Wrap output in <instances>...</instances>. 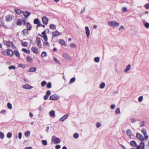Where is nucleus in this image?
<instances>
[{
  "instance_id": "nucleus-13",
  "label": "nucleus",
  "mask_w": 149,
  "mask_h": 149,
  "mask_svg": "<svg viewBox=\"0 0 149 149\" xmlns=\"http://www.w3.org/2000/svg\"><path fill=\"white\" fill-rule=\"evenodd\" d=\"M42 35L43 36H42L44 40L45 41H47L48 40V39L47 35L46 34V32L45 31H43L42 33Z\"/></svg>"
},
{
  "instance_id": "nucleus-18",
  "label": "nucleus",
  "mask_w": 149,
  "mask_h": 149,
  "mask_svg": "<svg viewBox=\"0 0 149 149\" xmlns=\"http://www.w3.org/2000/svg\"><path fill=\"white\" fill-rule=\"evenodd\" d=\"M131 65L130 64L128 65L126 67V68L124 70V72L125 73H127L130 70Z\"/></svg>"
},
{
  "instance_id": "nucleus-30",
  "label": "nucleus",
  "mask_w": 149,
  "mask_h": 149,
  "mask_svg": "<svg viewBox=\"0 0 149 149\" xmlns=\"http://www.w3.org/2000/svg\"><path fill=\"white\" fill-rule=\"evenodd\" d=\"M22 20L20 19H18L17 22V24L18 26H21L22 25Z\"/></svg>"
},
{
  "instance_id": "nucleus-24",
  "label": "nucleus",
  "mask_w": 149,
  "mask_h": 149,
  "mask_svg": "<svg viewBox=\"0 0 149 149\" xmlns=\"http://www.w3.org/2000/svg\"><path fill=\"white\" fill-rule=\"evenodd\" d=\"M3 18L1 17L0 18V24L1 26H3L4 27L6 28V26L4 25V24L3 21Z\"/></svg>"
},
{
  "instance_id": "nucleus-23",
  "label": "nucleus",
  "mask_w": 149,
  "mask_h": 149,
  "mask_svg": "<svg viewBox=\"0 0 149 149\" xmlns=\"http://www.w3.org/2000/svg\"><path fill=\"white\" fill-rule=\"evenodd\" d=\"M130 144L132 146L135 147L137 146V143L134 141H132L130 142Z\"/></svg>"
},
{
  "instance_id": "nucleus-39",
  "label": "nucleus",
  "mask_w": 149,
  "mask_h": 149,
  "mask_svg": "<svg viewBox=\"0 0 149 149\" xmlns=\"http://www.w3.org/2000/svg\"><path fill=\"white\" fill-rule=\"evenodd\" d=\"M41 56L42 57H44L47 56V54L45 52L43 51L42 52Z\"/></svg>"
},
{
  "instance_id": "nucleus-55",
  "label": "nucleus",
  "mask_w": 149,
  "mask_h": 149,
  "mask_svg": "<svg viewBox=\"0 0 149 149\" xmlns=\"http://www.w3.org/2000/svg\"><path fill=\"white\" fill-rule=\"evenodd\" d=\"M144 26L146 28L148 29L149 28V23H146L144 24Z\"/></svg>"
},
{
  "instance_id": "nucleus-38",
  "label": "nucleus",
  "mask_w": 149,
  "mask_h": 149,
  "mask_svg": "<svg viewBox=\"0 0 149 149\" xmlns=\"http://www.w3.org/2000/svg\"><path fill=\"white\" fill-rule=\"evenodd\" d=\"M45 42H43V45L44 46L49 47V43L47 42V41H45Z\"/></svg>"
},
{
  "instance_id": "nucleus-10",
  "label": "nucleus",
  "mask_w": 149,
  "mask_h": 149,
  "mask_svg": "<svg viewBox=\"0 0 149 149\" xmlns=\"http://www.w3.org/2000/svg\"><path fill=\"white\" fill-rule=\"evenodd\" d=\"M22 88L26 89H31L33 88V87L30 85L27 84L22 86Z\"/></svg>"
},
{
  "instance_id": "nucleus-20",
  "label": "nucleus",
  "mask_w": 149,
  "mask_h": 149,
  "mask_svg": "<svg viewBox=\"0 0 149 149\" xmlns=\"http://www.w3.org/2000/svg\"><path fill=\"white\" fill-rule=\"evenodd\" d=\"M68 115L66 114L64 115L62 117L59 119V121H63L66 119L68 117Z\"/></svg>"
},
{
  "instance_id": "nucleus-57",
  "label": "nucleus",
  "mask_w": 149,
  "mask_h": 149,
  "mask_svg": "<svg viewBox=\"0 0 149 149\" xmlns=\"http://www.w3.org/2000/svg\"><path fill=\"white\" fill-rule=\"evenodd\" d=\"M27 30H28L26 29H24L22 31V32L23 33V34L24 35H25L26 33L27 32Z\"/></svg>"
},
{
  "instance_id": "nucleus-52",
  "label": "nucleus",
  "mask_w": 149,
  "mask_h": 149,
  "mask_svg": "<svg viewBox=\"0 0 149 149\" xmlns=\"http://www.w3.org/2000/svg\"><path fill=\"white\" fill-rule=\"evenodd\" d=\"M46 84V83L45 81H43L41 83V86L42 87H43L45 86Z\"/></svg>"
},
{
  "instance_id": "nucleus-21",
  "label": "nucleus",
  "mask_w": 149,
  "mask_h": 149,
  "mask_svg": "<svg viewBox=\"0 0 149 149\" xmlns=\"http://www.w3.org/2000/svg\"><path fill=\"white\" fill-rule=\"evenodd\" d=\"M59 43L62 45L66 46V45L65 41L62 39H60L58 40Z\"/></svg>"
},
{
  "instance_id": "nucleus-37",
  "label": "nucleus",
  "mask_w": 149,
  "mask_h": 149,
  "mask_svg": "<svg viewBox=\"0 0 149 149\" xmlns=\"http://www.w3.org/2000/svg\"><path fill=\"white\" fill-rule=\"evenodd\" d=\"M30 132L29 131H28L25 132L24 135L26 137H28L30 135Z\"/></svg>"
},
{
  "instance_id": "nucleus-40",
  "label": "nucleus",
  "mask_w": 149,
  "mask_h": 149,
  "mask_svg": "<svg viewBox=\"0 0 149 149\" xmlns=\"http://www.w3.org/2000/svg\"><path fill=\"white\" fill-rule=\"evenodd\" d=\"M145 122L144 121L140 122L139 123V124L140 125V127H143L145 125Z\"/></svg>"
},
{
  "instance_id": "nucleus-35",
  "label": "nucleus",
  "mask_w": 149,
  "mask_h": 149,
  "mask_svg": "<svg viewBox=\"0 0 149 149\" xmlns=\"http://www.w3.org/2000/svg\"><path fill=\"white\" fill-rule=\"evenodd\" d=\"M115 113L117 114H118L120 113V109L119 107L117 108L115 111Z\"/></svg>"
},
{
  "instance_id": "nucleus-33",
  "label": "nucleus",
  "mask_w": 149,
  "mask_h": 149,
  "mask_svg": "<svg viewBox=\"0 0 149 149\" xmlns=\"http://www.w3.org/2000/svg\"><path fill=\"white\" fill-rule=\"evenodd\" d=\"M16 13L17 14H20L22 13L23 11L20 9H16L15 10Z\"/></svg>"
},
{
  "instance_id": "nucleus-2",
  "label": "nucleus",
  "mask_w": 149,
  "mask_h": 149,
  "mask_svg": "<svg viewBox=\"0 0 149 149\" xmlns=\"http://www.w3.org/2000/svg\"><path fill=\"white\" fill-rule=\"evenodd\" d=\"M108 25L111 27H118L120 25V23L114 21H109L108 23Z\"/></svg>"
},
{
  "instance_id": "nucleus-6",
  "label": "nucleus",
  "mask_w": 149,
  "mask_h": 149,
  "mask_svg": "<svg viewBox=\"0 0 149 149\" xmlns=\"http://www.w3.org/2000/svg\"><path fill=\"white\" fill-rule=\"evenodd\" d=\"M42 21L43 24L47 25V24L48 19L46 16H44L42 18Z\"/></svg>"
},
{
  "instance_id": "nucleus-47",
  "label": "nucleus",
  "mask_w": 149,
  "mask_h": 149,
  "mask_svg": "<svg viewBox=\"0 0 149 149\" xmlns=\"http://www.w3.org/2000/svg\"><path fill=\"white\" fill-rule=\"evenodd\" d=\"M42 143L43 145L46 146L47 145V142L45 140H42Z\"/></svg>"
},
{
  "instance_id": "nucleus-53",
  "label": "nucleus",
  "mask_w": 149,
  "mask_h": 149,
  "mask_svg": "<svg viewBox=\"0 0 149 149\" xmlns=\"http://www.w3.org/2000/svg\"><path fill=\"white\" fill-rule=\"evenodd\" d=\"M96 125L97 128H99L101 127V124L100 123L98 122L96 123Z\"/></svg>"
},
{
  "instance_id": "nucleus-54",
  "label": "nucleus",
  "mask_w": 149,
  "mask_h": 149,
  "mask_svg": "<svg viewBox=\"0 0 149 149\" xmlns=\"http://www.w3.org/2000/svg\"><path fill=\"white\" fill-rule=\"evenodd\" d=\"M143 99V97L142 96L139 97L138 98V101L139 102H141L142 101Z\"/></svg>"
},
{
  "instance_id": "nucleus-64",
  "label": "nucleus",
  "mask_w": 149,
  "mask_h": 149,
  "mask_svg": "<svg viewBox=\"0 0 149 149\" xmlns=\"http://www.w3.org/2000/svg\"><path fill=\"white\" fill-rule=\"evenodd\" d=\"M61 148V146L60 145H57L55 146V148L56 149H59Z\"/></svg>"
},
{
  "instance_id": "nucleus-26",
  "label": "nucleus",
  "mask_w": 149,
  "mask_h": 149,
  "mask_svg": "<svg viewBox=\"0 0 149 149\" xmlns=\"http://www.w3.org/2000/svg\"><path fill=\"white\" fill-rule=\"evenodd\" d=\"M49 27L50 29L52 30H55L56 29V26L52 24L49 25Z\"/></svg>"
},
{
  "instance_id": "nucleus-7",
  "label": "nucleus",
  "mask_w": 149,
  "mask_h": 149,
  "mask_svg": "<svg viewBox=\"0 0 149 149\" xmlns=\"http://www.w3.org/2000/svg\"><path fill=\"white\" fill-rule=\"evenodd\" d=\"M52 35L53 36L57 37L58 36L62 34L61 33L58 31H55L52 33Z\"/></svg>"
},
{
  "instance_id": "nucleus-16",
  "label": "nucleus",
  "mask_w": 149,
  "mask_h": 149,
  "mask_svg": "<svg viewBox=\"0 0 149 149\" xmlns=\"http://www.w3.org/2000/svg\"><path fill=\"white\" fill-rule=\"evenodd\" d=\"M126 132L127 135L128 136L129 138H132V131L130 129H128L127 130Z\"/></svg>"
},
{
  "instance_id": "nucleus-32",
  "label": "nucleus",
  "mask_w": 149,
  "mask_h": 149,
  "mask_svg": "<svg viewBox=\"0 0 149 149\" xmlns=\"http://www.w3.org/2000/svg\"><path fill=\"white\" fill-rule=\"evenodd\" d=\"M36 70V68L35 67H32L30 68L29 70V72H35Z\"/></svg>"
},
{
  "instance_id": "nucleus-28",
  "label": "nucleus",
  "mask_w": 149,
  "mask_h": 149,
  "mask_svg": "<svg viewBox=\"0 0 149 149\" xmlns=\"http://www.w3.org/2000/svg\"><path fill=\"white\" fill-rule=\"evenodd\" d=\"M26 59L27 61L29 63H32L33 61V59L30 56H28L27 57Z\"/></svg>"
},
{
  "instance_id": "nucleus-50",
  "label": "nucleus",
  "mask_w": 149,
  "mask_h": 149,
  "mask_svg": "<svg viewBox=\"0 0 149 149\" xmlns=\"http://www.w3.org/2000/svg\"><path fill=\"white\" fill-rule=\"evenodd\" d=\"M6 113V110H3L0 111V113L3 115L5 114Z\"/></svg>"
},
{
  "instance_id": "nucleus-56",
  "label": "nucleus",
  "mask_w": 149,
  "mask_h": 149,
  "mask_svg": "<svg viewBox=\"0 0 149 149\" xmlns=\"http://www.w3.org/2000/svg\"><path fill=\"white\" fill-rule=\"evenodd\" d=\"M52 85L50 82L48 83L47 85V87L48 88H50L51 87Z\"/></svg>"
},
{
  "instance_id": "nucleus-17",
  "label": "nucleus",
  "mask_w": 149,
  "mask_h": 149,
  "mask_svg": "<svg viewBox=\"0 0 149 149\" xmlns=\"http://www.w3.org/2000/svg\"><path fill=\"white\" fill-rule=\"evenodd\" d=\"M49 114L51 117L54 118L55 116V112L54 110L50 111L49 113Z\"/></svg>"
},
{
  "instance_id": "nucleus-59",
  "label": "nucleus",
  "mask_w": 149,
  "mask_h": 149,
  "mask_svg": "<svg viewBox=\"0 0 149 149\" xmlns=\"http://www.w3.org/2000/svg\"><path fill=\"white\" fill-rule=\"evenodd\" d=\"M51 94V92L50 91H47L46 92V95L49 96Z\"/></svg>"
},
{
  "instance_id": "nucleus-27",
  "label": "nucleus",
  "mask_w": 149,
  "mask_h": 149,
  "mask_svg": "<svg viewBox=\"0 0 149 149\" xmlns=\"http://www.w3.org/2000/svg\"><path fill=\"white\" fill-rule=\"evenodd\" d=\"M22 51L27 54H29L30 53V51L29 50H28L25 48H22Z\"/></svg>"
},
{
  "instance_id": "nucleus-58",
  "label": "nucleus",
  "mask_w": 149,
  "mask_h": 149,
  "mask_svg": "<svg viewBox=\"0 0 149 149\" xmlns=\"http://www.w3.org/2000/svg\"><path fill=\"white\" fill-rule=\"evenodd\" d=\"M22 134L21 132H19L18 134V138L20 139H22Z\"/></svg>"
},
{
  "instance_id": "nucleus-12",
  "label": "nucleus",
  "mask_w": 149,
  "mask_h": 149,
  "mask_svg": "<svg viewBox=\"0 0 149 149\" xmlns=\"http://www.w3.org/2000/svg\"><path fill=\"white\" fill-rule=\"evenodd\" d=\"M85 30L86 35L87 38H88L90 34V31L88 27L86 26L85 27Z\"/></svg>"
},
{
  "instance_id": "nucleus-8",
  "label": "nucleus",
  "mask_w": 149,
  "mask_h": 149,
  "mask_svg": "<svg viewBox=\"0 0 149 149\" xmlns=\"http://www.w3.org/2000/svg\"><path fill=\"white\" fill-rule=\"evenodd\" d=\"M62 56L66 60H70L71 59L70 57V56L67 53H63L62 54Z\"/></svg>"
},
{
  "instance_id": "nucleus-44",
  "label": "nucleus",
  "mask_w": 149,
  "mask_h": 149,
  "mask_svg": "<svg viewBox=\"0 0 149 149\" xmlns=\"http://www.w3.org/2000/svg\"><path fill=\"white\" fill-rule=\"evenodd\" d=\"M40 22L38 18H36L34 20V23L35 24H37L38 23Z\"/></svg>"
},
{
  "instance_id": "nucleus-31",
  "label": "nucleus",
  "mask_w": 149,
  "mask_h": 149,
  "mask_svg": "<svg viewBox=\"0 0 149 149\" xmlns=\"http://www.w3.org/2000/svg\"><path fill=\"white\" fill-rule=\"evenodd\" d=\"M105 84L104 82L101 83L100 85V87L101 89H103L105 87Z\"/></svg>"
},
{
  "instance_id": "nucleus-34",
  "label": "nucleus",
  "mask_w": 149,
  "mask_h": 149,
  "mask_svg": "<svg viewBox=\"0 0 149 149\" xmlns=\"http://www.w3.org/2000/svg\"><path fill=\"white\" fill-rule=\"evenodd\" d=\"M141 148V149H145V143H144L141 142L140 144Z\"/></svg>"
},
{
  "instance_id": "nucleus-14",
  "label": "nucleus",
  "mask_w": 149,
  "mask_h": 149,
  "mask_svg": "<svg viewBox=\"0 0 149 149\" xmlns=\"http://www.w3.org/2000/svg\"><path fill=\"white\" fill-rule=\"evenodd\" d=\"M13 16L12 15H8L6 17V20L7 22H10L12 20Z\"/></svg>"
},
{
  "instance_id": "nucleus-51",
  "label": "nucleus",
  "mask_w": 149,
  "mask_h": 149,
  "mask_svg": "<svg viewBox=\"0 0 149 149\" xmlns=\"http://www.w3.org/2000/svg\"><path fill=\"white\" fill-rule=\"evenodd\" d=\"M8 68L9 70L13 69L15 70L16 69V68L15 66L12 65L9 67Z\"/></svg>"
},
{
  "instance_id": "nucleus-42",
  "label": "nucleus",
  "mask_w": 149,
  "mask_h": 149,
  "mask_svg": "<svg viewBox=\"0 0 149 149\" xmlns=\"http://www.w3.org/2000/svg\"><path fill=\"white\" fill-rule=\"evenodd\" d=\"M7 137L8 138H10L12 136V134L10 132H8L6 135Z\"/></svg>"
},
{
  "instance_id": "nucleus-36",
  "label": "nucleus",
  "mask_w": 149,
  "mask_h": 149,
  "mask_svg": "<svg viewBox=\"0 0 149 149\" xmlns=\"http://www.w3.org/2000/svg\"><path fill=\"white\" fill-rule=\"evenodd\" d=\"M94 61L96 63H99L100 61V58L99 57H95L94 58Z\"/></svg>"
},
{
  "instance_id": "nucleus-5",
  "label": "nucleus",
  "mask_w": 149,
  "mask_h": 149,
  "mask_svg": "<svg viewBox=\"0 0 149 149\" xmlns=\"http://www.w3.org/2000/svg\"><path fill=\"white\" fill-rule=\"evenodd\" d=\"M60 98L59 95L56 94H53L50 96L49 99L50 100H57Z\"/></svg>"
},
{
  "instance_id": "nucleus-46",
  "label": "nucleus",
  "mask_w": 149,
  "mask_h": 149,
  "mask_svg": "<svg viewBox=\"0 0 149 149\" xmlns=\"http://www.w3.org/2000/svg\"><path fill=\"white\" fill-rule=\"evenodd\" d=\"M79 134L77 133H75L73 135V137L75 139L78 138L79 137Z\"/></svg>"
},
{
  "instance_id": "nucleus-41",
  "label": "nucleus",
  "mask_w": 149,
  "mask_h": 149,
  "mask_svg": "<svg viewBox=\"0 0 149 149\" xmlns=\"http://www.w3.org/2000/svg\"><path fill=\"white\" fill-rule=\"evenodd\" d=\"M22 45L23 47H26L28 46V43L26 42H22Z\"/></svg>"
},
{
  "instance_id": "nucleus-3",
  "label": "nucleus",
  "mask_w": 149,
  "mask_h": 149,
  "mask_svg": "<svg viewBox=\"0 0 149 149\" xmlns=\"http://www.w3.org/2000/svg\"><path fill=\"white\" fill-rule=\"evenodd\" d=\"M36 43L37 46L39 48H41L42 47V44L41 43V40L38 37L36 38Z\"/></svg>"
},
{
  "instance_id": "nucleus-48",
  "label": "nucleus",
  "mask_w": 149,
  "mask_h": 149,
  "mask_svg": "<svg viewBox=\"0 0 149 149\" xmlns=\"http://www.w3.org/2000/svg\"><path fill=\"white\" fill-rule=\"evenodd\" d=\"M7 106L8 108L9 109H12V104L10 103H8Z\"/></svg>"
},
{
  "instance_id": "nucleus-45",
  "label": "nucleus",
  "mask_w": 149,
  "mask_h": 149,
  "mask_svg": "<svg viewBox=\"0 0 149 149\" xmlns=\"http://www.w3.org/2000/svg\"><path fill=\"white\" fill-rule=\"evenodd\" d=\"M75 80V78L74 77H73L70 79V80L69 82V84H70L74 82Z\"/></svg>"
},
{
  "instance_id": "nucleus-25",
  "label": "nucleus",
  "mask_w": 149,
  "mask_h": 149,
  "mask_svg": "<svg viewBox=\"0 0 149 149\" xmlns=\"http://www.w3.org/2000/svg\"><path fill=\"white\" fill-rule=\"evenodd\" d=\"M27 29L28 30L30 31L31 30L32 28L31 25L30 24V23L29 22H28L27 23Z\"/></svg>"
},
{
  "instance_id": "nucleus-9",
  "label": "nucleus",
  "mask_w": 149,
  "mask_h": 149,
  "mask_svg": "<svg viewBox=\"0 0 149 149\" xmlns=\"http://www.w3.org/2000/svg\"><path fill=\"white\" fill-rule=\"evenodd\" d=\"M141 132L144 136L145 139V140H147L148 139V136L147 134L146 130L145 129L143 128V129L141 130Z\"/></svg>"
},
{
  "instance_id": "nucleus-19",
  "label": "nucleus",
  "mask_w": 149,
  "mask_h": 149,
  "mask_svg": "<svg viewBox=\"0 0 149 149\" xmlns=\"http://www.w3.org/2000/svg\"><path fill=\"white\" fill-rule=\"evenodd\" d=\"M22 13L23 14L24 17H28L30 15V13L27 11H24L22 12Z\"/></svg>"
},
{
  "instance_id": "nucleus-29",
  "label": "nucleus",
  "mask_w": 149,
  "mask_h": 149,
  "mask_svg": "<svg viewBox=\"0 0 149 149\" xmlns=\"http://www.w3.org/2000/svg\"><path fill=\"white\" fill-rule=\"evenodd\" d=\"M14 53L16 56L18 58H20V54L17 50H15L14 52Z\"/></svg>"
},
{
  "instance_id": "nucleus-60",
  "label": "nucleus",
  "mask_w": 149,
  "mask_h": 149,
  "mask_svg": "<svg viewBox=\"0 0 149 149\" xmlns=\"http://www.w3.org/2000/svg\"><path fill=\"white\" fill-rule=\"evenodd\" d=\"M124 27L123 25H121L120 27L118 29V30L120 31L122 29H124Z\"/></svg>"
},
{
  "instance_id": "nucleus-4",
  "label": "nucleus",
  "mask_w": 149,
  "mask_h": 149,
  "mask_svg": "<svg viewBox=\"0 0 149 149\" xmlns=\"http://www.w3.org/2000/svg\"><path fill=\"white\" fill-rule=\"evenodd\" d=\"M52 141L55 144L58 143L60 142V140L59 138L56 137L55 136H53L52 138Z\"/></svg>"
},
{
  "instance_id": "nucleus-1",
  "label": "nucleus",
  "mask_w": 149,
  "mask_h": 149,
  "mask_svg": "<svg viewBox=\"0 0 149 149\" xmlns=\"http://www.w3.org/2000/svg\"><path fill=\"white\" fill-rule=\"evenodd\" d=\"M3 43L5 45H6L8 48H10L11 47L15 49H16V47L14 45L12 42H11L9 41L3 40Z\"/></svg>"
},
{
  "instance_id": "nucleus-43",
  "label": "nucleus",
  "mask_w": 149,
  "mask_h": 149,
  "mask_svg": "<svg viewBox=\"0 0 149 149\" xmlns=\"http://www.w3.org/2000/svg\"><path fill=\"white\" fill-rule=\"evenodd\" d=\"M70 46L72 48H76L77 47L76 45L73 43H71L70 45Z\"/></svg>"
},
{
  "instance_id": "nucleus-63",
  "label": "nucleus",
  "mask_w": 149,
  "mask_h": 149,
  "mask_svg": "<svg viewBox=\"0 0 149 149\" xmlns=\"http://www.w3.org/2000/svg\"><path fill=\"white\" fill-rule=\"evenodd\" d=\"M127 10V8L126 7H123L122 8V11L123 12H125Z\"/></svg>"
},
{
  "instance_id": "nucleus-49",
  "label": "nucleus",
  "mask_w": 149,
  "mask_h": 149,
  "mask_svg": "<svg viewBox=\"0 0 149 149\" xmlns=\"http://www.w3.org/2000/svg\"><path fill=\"white\" fill-rule=\"evenodd\" d=\"M4 135L3 133L0 132V138L1 139H2L4 138Z\"/></svg>"
},
{
  "instance_id": "nucleus-11",
  "label": "nucleus",
  "mask_w": 149,
  "mask_h": 149,
  "mask_svg": "<svg viewBox=\"0 0 149 149\" xmlns=\"http://www.w3.org/2000/svg\"><path fill=\"white\" fill-rule=\"evenodd\" d=\"M136 137L141 141H143L144 140V138L143 136L139 133H136Z\"/></svg>"
},
{
  "instance_id": "nucleus-22",
  "label": "nucleus",
  "mask_w": 149,
  "mask_h": 149,
  "mask_svg": "<svg viewBox=\"0 0 149 149\" xmlns=\"http://www.w3.org/2000/svg\"><path fill=\"white\" fill-rule=\"evenodd\" d=\"M31 50L33 53L37 54L38 52V50L37 48L36 47H33L31 48Z\"/></svg>"
},
{
  "instance_id": "nucleus-15",
  "label": "nucleus",
  "mask_w": 149,
  "mask_h": 149,
  "mask_svg": "<svg viewBox=\"0 0 149 149\" xmlns=\"http://www.w3.org/2000/svg\"><path fill=\"white\" fill-rule=\"evenodd\" d=\"M7 55L10 56H12L14 54L13 52L11 50L8 49L7 50Z\"/></svg>"
},
{
  "instance_id": "nucleus-62",
  "label": "nucleus",
  "mask_w": 149,
  "mask_h": 149,
  "mask_svg": "<svg viewBox=\"0 0 149 149\" xmlns=\"http://www.w3.org/2000/svg\"><path fill=\"white\" fill-rule=\"evenodd\" d=\"M115 107L116 105L115 104H113L111 106V109H113L115 108Z\"/></svg>"
},
{
  "instance_id": "nucleus-61",
  "label": "nucleus",
  "mask_w": 149,
  "mask_h": 149,
  "mask_svg": "<svg viewBox=\"0 0 149 149\" xmlns=\"http://www.w3.org/2000/svg\"><path fill=\"white\" fill-rule=\"evenodd\" d=\"M145 8L147 9H148L149 8V4L147 3L145 5Z\"/></svg>"
}]
</instances>
